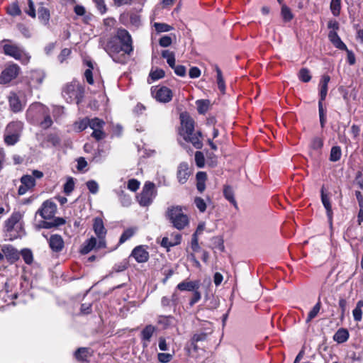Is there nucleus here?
<instances>
[{
    "label": "nucleus",
    "instance_id": "obj_1",
    "mask_svg": "<svg viewBox=\"0 0 363 363\" xmlns=\"http://www.w3.org/2000/svg\"><path fill=\"white\" fill-rule=\"evenodd\" d=\"M104 49L116 62L125 64L127 55H130L133 51L132 38L124 28H118L116 33L111 37Z\"/></svg>",
    "mask_w": 363,
    "mask_h": 363
},
{
    "label": "nucleus",
    "instance_id": "obj_2",
    "mask_svg": "<svg viewBox=\"0 0 363 363\" xmlns=\"http://www.w3.org/2000/svg\"><path fill=\"white\" fill-rule=\"evenodd\" d=\"M180 135L186 142L190 143L196 149H201L203 147V135L200 130H195L194 119L187 113H182L180 115Z\"/></svg>",
    "mask_w": 363,
    "mask_h": 363
},
{
    "label": "nucleus",
    "instance_id": "obj_3",
    "mask_svg": "<svg viewBox=\"0 0 363 363\" xmlns=\"http://www.w3.org/2000/svg\"><path fill=\"white\" fill-rule=\"evenodd\" d=\"M84 95V88L77 81L67 84L62 89V96L68 103L79 104Z\"/></svg>",
    "mask_w": 363,
    "mask_h": 363
},
{
    "label": "nucleus",
    "instance_id": "obj_4",
    "mask_svg": "<svg viewBox=\"0 0 363 363\" xmlns=\"http://www.w3.org/2000/svg\"><path fill=\"white\" fill-rule=\"evenodd\" d=\"M167 216L172 225L177 230H182L189 223L188 216L179 206H172L167 212Z\"/></svg>",
    "mask_w": 363,
    "mask_h": 363
},
{
    "label": "nucleus",
    "instance_id": "obj_5",
    "mask_svg": "<svg viewBox=\"0 0 363 363\" xmlns=\"http://www.w3.org/2000/svg\"><path fill=\"white\" fill-rule=\"evenodd\" d=\"M2 43H6L3 45V50L5 55L11 56L17 60H20L24 64H27L29 62L30 56L18 45L11 43V41L8 39H4L2 40Z\"/></svg>",
    "mask_w": 363,
    "mask_h": 363
},
{
    "label": "nucleus",
    "instance_id": "obj_6",
    "mask_svg": "<svg viewBox=\"0 0 363 363\" xmlns=\"http://www.w3.org/2000/svg\"><path fill=\"white\" fill-rule=\"evenodd\" d=\"M157 195L155 184L151 182H146L143 190L137 196V201L141 206H150Z\"/></svg>",
    "mask_w": 363,
    "mask_h": 363
},
{
    "label": "nucleus",
    "instance_id": "obj_7",
    "mask_svg": "<svg viewBox=\"0 0 363 363\" xmlns=\"http://www.w3.org/2000/svg\"><path fill=\"white\" fill-rule=\"evenodd\" d=\"M23 129V123L19 121L11 122L6 128L4 141L9 145H13L18 141Z\"/></svg>",
    "mask_w": 363,
    "mask_h": 363
},
{
    "label": "nucleus",
    "instance_id": "obj_8",
    "mask_svg": "<svg viewBox=\"0 0 363 363\" xmlns=\"http://www.w3.org/2000/svg\"><path fill=\"white\" fill-rule=\"evenodd\" d=\"M43 177V173L39 170H33L31 175H23L21 178V185L19 186L18 190V194H25L28 190L35 186V179H40Z\"/></svg>",
    "mask_w": 363,
    "mask_h": 363
},
{
    "label": "nucleus",
    "instance_id": "obj_9",
    "mask_svg": "<svg viewBox=\"0 0 363 363\" xmlns=\"http://www.w3.org/2000/svg\"><path fill=\"white\" fill-rule=\"evenodd\" d=\"M48 107L40 102H35L30 105L26 111V117L33 123H38L46 113Z\"/></svg>",
    "mask_w": 363,
    "mask_h": 363
},
{
    "label": "nucleus",
    "instance_id": "obj_10",
    "mask_svg": "<svg viewBox=\"0 0 363 363\" xmlns=\"http://www.w3.org/2000/svg\"><path fill=\"white\" fill-rule=\"evenodd\" d=\"M93 230L99 239L98 248L105 247V238L107 230L105 228L104 222L101 218L97 217L94 219Z\"/></svg>",
    "mask_w": 363,
    "mask_h": 363
},
{
    "label": "nucleus",
    "instance_id": "obj_11",
    "mask_svg": "<svg viewBox=\"0 0 363 363\" xmlns=\"http://www.w3.org/2000/svg\"><path fill=\"white\" fill-rule=\"evenodd\" d=\"M152 94L157 101L162 103L170 101L173 96L171 89L166 86L152 87Z\"/></svg>",
    "mask_w": 363,
    "mask_h": 363
},
{
    "label": "nucleus",
    "instance_id": "obj_12",
    "mask_svg": "<svg viewBox=\"0 0 363 363\" xmlns=\"http://www.w3.org/2000/svg\"><path fill=\"white\" fill-rule=\"evenodd\" d=\"M105 122L99 118L91 119L89 127L93 130L91 136L96 140H102L105 138L106 133L104 131Z\"/></svg>",
    "mask_w": 363,
    "mask_h": 363
},
{
    "label": "nucleus",
    "instance_id": "obj_13",
    "mask_svg": "<svg viewBox=\"0 0 363 363\" xmlns=\"http://www.w3.org/2000/svg\"><path fill=\"white\" fill-rule=\"evenodd\" d=\"M19 70V67L15 64L6 67L0 75V84H6L10 82L18 76Z\"/></svg>",
    "mask_w": 363,
    "mask_h": 363
},
{
    "label": "nucleus",
    "instance_id": "obj_14",
    "mask_svg": "<svg viewBox=\"0 0 363 363\" xmlns=\"http://www.w3.org/2000/svg\"><path fill=\"white\" fill-rule=\"evenodd\" d=\"M56 210L57 206L55 203L50 201H45L43 202L41 208L38 211V213L43 218L49 220L54 217Z\"/></svg>",
    "mask_w": 363,
    "mask_h": 363
},
{
    "label": "nucleus",
    "instance_id": "obj_15",
    "mask_svg": "<svg viewBox=\"0 0 363 363\" xmlns=\"http://www.w3.org/2000/svg\"><path fill=\"white\" fill-rule=\"evenodd\" d=\"M22 216L19 212H14L12 215L5 221V230L6 232L18 231L21 228L20 220Z\"/></svg>",
    "mask_w": 363,
    "mask_h": 363
},
{
    "label": "nucleus",
    "instance_id": "obj_16",
    "mask_svg": "<svg viewBox=\"0 0 363 363\" xmlns=\"http://www.w3.org/2000/svg\"><path fill=\"white\" fill-rule=\"evenodd\" d=\"M49 247L52 252L60 253L65 247V242L61 235L54 234L47 238Z\"/></svg>",
    "mask_w": 363,
    "mask_h": 363
},
{
    "label": "nucleus",
    "instance_id": "obj_17",
    "mask_svg": "<svg viewBox=\"0 0 363 363\" xmlns=\"http://www.w3.org/2000/svg\"><path fill=\"white\" fill-rule=\"evenodd\" d=\"M191 174V171L187 162H183L179 164L177 171V178L180 184H185Z\"/></svg>",
    "mask_w": 363,
    "mask_h": 363
},
{
    "label": "nucleus",
    "instance_id": "obj_18",
    "mask_svg": "<svg viewBox=\"0 0 363 363\" xmlns=\"http://www.w3.org/2000/svg\"><path fill=\"white\" fill-rule=\"evenodd\" d=\"M9 102L11 111L15 113L21 111L26 106L25 101L15 92L10 93Z\"/></svg>",
    "mask_w": 363,
    "mask_h": 363
},
{
    "label": "nucleus",
    "instance_id": "obj_19",
    "mask_svg": "<svg viewBox=\"0 0 363 363\" xmlns=\"http://www.w3.org/2000/svg\"><path fill=\"white\" fill-rule=\"evenodd\" d=\"M181 240L182 235L179 233L172 234L171 238L164 237L160 242V245L168 251L171 247L180 244Z\"/></svg>",
    "mask_w": 363,
    "mask_h": 363
},
{
    "label": "nucleus",
    "instance_id": "obj_20",
    "mask_svg": "<svg viewBox=\"0 0 363 363\" xmlns=\"http://www.w3.org/2000/svg\"><path fill=\"white\" fill-rule=\"evenodd\" d=\"M131 256L139 262H145L149 259V252L143 247V246H138L133 249Z\"/></svg>",
    "mask_w": 363,
    "mask_h": 363
},
{
    "label": "nucleus",
    "instance_id": "obj_21",
    "mask_svg": "<svg viewBox=\"0 0 363 363\" xmlns=\"http://www.w3.org/2000/svg\"><path fill=\"white\" fill-rule=\"evenodd\" d=\"M156 331V328L152 325H146L140 333L141 340L144 347H147L150 339Z\"/></svg>",
    "mask_w": 363,
    "mask_h": 363
},
{
    "label": "nucleus",
    "instance_id": "obj_22",
    "mask_svg": "<svg viewBox=\"0 0 363 363\" xmlns=\"http://www.w3.org/2000/svg\"><path fill=\"white\" fill-rule=\"evenodd\" d=\"M200 287L199 281H183L177 284L176 289L182 291H194Z\"/></svg>",
    "mask_w": 363,
    "mask_h": 363
},
{
    "label": "nucleus",
    "instance_id": "obj_23",
    "mask_svg": "<svg viewBox=\"0 0 363 363\" xmlns=\"http://www.w3.org/2000/svg\"><path fill=\"white\" fill-rule=\"evenodd\" d=\"M208 334L206 333H196L191 339V347L192 350L197 352L200 348L198 345L199 342H202L206 340Z\"/></svg>",
    "mask_w": 363,
    "mask_h": 363
},
{
    "label": "nucleus",
    "instance_id": "obj_24",
    "mask_svg": "<svg viewBox=\"0 0 363 363\" xmlns=\"http://www.w3.org/2000/svg\"><path fill=\"white\" fill-rule=\"evenodd\" d=\"M321 201L326 210L327 216L330 223H332L333 220V210L332 206L330 201V199L327 194L324 193L323 187L321 189Z\"/></svg>",
    "mask_w": 363,
    "mask_h": 363
},
{
    "label": "nucleus",
    "instance_id": "obj_25",
    "mask_svg": "<svg viewBox=\"0 0 363 363\" xmlns=\"http://www.w3.org/2000/svg\"><path fill=\"white\" fill-rule=\"evenodd\" d=\"M328 38L333 45L339 50H347L346 45L342 41L337 32L331 30L328 34Z\"/></svg>",
    "mask_w": 363,
    "mask_h": 363
},
{
    "label": "nucleus",
    "instance_id": "obj_26",
    "mask_svg": "<svg viewBox=\"0 0 363 363\" xmlns=\"http://www.w3.org/2000/svg\"><path fill=\"white\" fill-rule=\"evenodd\" d=\"M330 80L329 75H323L320 81V99L325 100L328 94V85Z\"/></svg>",
    "mask_w": 363,
    "mask_h": 363
},
{
    "label": "nucleus",
    "instance_id": "obj_27",
    "mask_svg": "<svg viewBox=\"0 0 363 363\" xmlns=\"http://www.w3.org/2000/svg\"><path fill=\"white\" fill-rule=\"evenodd\" d=\"M92 355V352L89 348L80 347L74 353L76 359L81 362H86Z\"/></svg>",
    "mask_w": 363,
    "mask_h": 363
},
{
    "label": "nucleus",
    "instance_id": "obj_28",
    "mask_svg": "<svg viewBox=\"0 0 363 363\" xmlns=\"http://www.w3.org/2000/svg\"><path fill=\"white\" fill-rule=\"evenodd\" d=\"M349 332L345 328H340L333 335V340L337 343L345 342L349 338Z\"/></svg>",
    "mask_w": 363,
    "mask_h": 363
},
{
    "label": "nucleus",
    "instance_id": "obj_29",
    "mask_svg": "<svg viewBox=\"0 0 363 363\" xmlns=\"http://www.w3.org/2000/svg\"><path fill=\"white\" fill-rule=\"evenodd\" d=\"M98 247V242L96 238L91 237L90 239L87 240L83 247L81 249V253L86 255L91 251L94 247Z\"/></svg>",
    "mask_w": 363,
    "mask_h": 363
},
{
    "label": "nucleus",
    "instance_id": "obj_30",
    "mask_svg": "<svg viewBox=\"0 0 363 363\" xmlns=\"http://www.w3.org/2000/svg\"><path fill=\"white\" fill-rule=\"evenodd\" d=\"M38 19L43 25H48L49 23L50 13L48 9L40 6L38 11Z\"/></svg>",
    "mask_w": 363,
    "mask_h": 363
},
{
    "label": "nucleus",
    "instance_id": "obj_31",
    "mask_svg": "<svg viewBox=\"0 0 363 363\" xmlns=\"http://www.w3.org/2000/svg\"><path fill=\"white\" fill-rule=\"evenodd\" d=\"M6 11L9 16L13 17L21 16L22 13L21 9L17 2H13L6 6Z\"/></svg>",
    "mask_w": 363,
    "mask_h": 363
},
{
    "label": "nucleus",
    "instance_id": "obj_32",
    "mask_svg": "<svg viewBox=\"0 0 363 363\" xmlns=\"http://www.w3.org/2000/svg\"><path fill=\"white\" fill-rule=\"evenodd\" d=\"M225 198L230 202L235 208L238 207L237 202L234 198V192L231 186H225L223 189Z\"/></svg>",
    "mask_w": 363,
    "mask_h": 363
},
{
    "label": "nucleus",
    "instance_id": "obj_33",
    "mask_svg": "<svg viewBox=\"0 0 363 363\" xmlns=\"http://www.w3.org/2000/svg\"><path fill=\"white\" fill-rule=\"evenodd\" d=\"M174 320V318L172 315H160L157 318V323L164 328H167L172 325Z\"/></svg>",
    "mask_w": 363,
    "mask_h": 363
},
{
    "label": "nucleus",
    "instance_id": "obj_34",
    "mask_svg": "<svg viewBox=\"0 0 363 363\" xmlns=\"http://www.w3.org/2000/svg\"><path fill=\"white\" fill-rule=\"evenodd\" d=\"M215 70L217 74L216 78H217L218 87L222 93H225V84L224 79L223 77L222 72H221L220 69L217 65L215 66Z\"/></svg>",
    "mask_w": 363,
    "mask_h": 363
},
{
    "label": "nucleus",
    "instance_id": "obj_35",
    "mask_svg": "<svg viewBox=\"0 0 363 363\" xmlns=\"http://www.w3.org/2000/svg\"><path fill=\"white\" fill-rule=\"evenodd\" d=\"M363 307V300H359L357 301L355 308L352 311L354 320L355 321H360L362 318V308Z\"/></svg>",
    "mask_w": 363,
    "mask_h": 363
},
{
    "label": "nucleus",
    "instance_id": "obj_36",
    "mask_svg": "<svg viewBox=\"0 0 363 363\" xmlns=\"http://www.w3.org/2000/svg\"><path fill=\"white\" fill-rule=\"evenodd\" d=\"M162 57L167 60V62L170 67H174L175 56L173 52L169 50H163L162 52Z\"/></svg>",
    "mask_w": 363,
    "mask_h": 363
},
{
    "label": "nucleus",
    "instance_id": "obj_37",
    "mask_svg": "<svg viewBox=\"0 0 363 363\" xmlns=\"http://www.w3.org/2000/svg\"><path fill=\"white\" fill-rule=\"evenodd\" d=\"M43 120L40 121L38 123L40 127L43 129L50 128L52 124V121L50 116L49 109H47L46 113L43 116Z\"/></svg>",
    "mask_w": 363,
    "mask_h": 363
},
{
    "label": "nucleus",
    "instance_id": "obj_38",
    "mask_svg": "<svg viewBox=\"0 0 363 363\" xmlns=\"http://www.w3.org/2000/svg\"><path fill=\"white\" fill-rule=\"evenodd\" d=\"M342 155L341 149L339 146H333L330 150V160L337 162L340 160Z\"/></svg>",
    "mask_w": 363,
    "mask_h": 363
},
{
    "label": "nucleus",
    "instance_id": "obj_39",
    "mask_svg": "<svg viewBox=\"0 0 363 363\" xmlns=\"http://www.w3.org/2000/svg\"><path fill=\"white\" fill-rule=\"evenodd\" d=\"M86 65L88 66L89 68L85 70L84 77L86 78V82L89 84H93L94 79H93V76H92V69L94 67H93L92 62L91 61H87Z\"/></svg>",
    "mask_w": 363,
    "mask_h": 363
},
{
    "label": "nucleus",
    "instance_id": "obj_40",
    "mask_svg": "<svg viewBox=\"0 0 363 363\" xmlns=\"http://www.w3.org/2000/svg\"><path fill=\"white\" fill-rule=\"evenodd\" d=\"M324 100L320 99L318 101V112L320 117V123L322 128L324 127L326 122L325 110L323 108V101Z\"/></svg>",
    "mask_w": 363,
    "mask_h": 363
},
{
    "label": "nucleus",
    "instance_id": "obj_41",
    "mask_svg": "<svg viewBox=\"0 0 363 363\" xmlns=\"http://www.w3.org/2000/svg\"><path fill=\"white\" fill-rule=\"evenodd\" d=\"M341 0H331L330 10L335 16H338L340 13Z\"/></svg>",
    "mask_w": 363,
    "mask_h": 363
},
{
    "label": "nucleus",
    "instance_id": "obj_42",
    "mask_svg": "<svg viewBox=\"0 0 363 363\" xmlns=\"http://www.w3.org/2000/svg\"><path fill=\"white\" fill-rule=\"evenodd\" d=\"M321 307L320 301H318V303L313 306L312 310L309 312L308 317L306 318V323H309L314 318L316 317L318 313L320 311Z\"/></svg>",
    "mask_w": 363,
    "mask_h": 363
},
{
    "label": "nucleus",
    "instance_id": "obj_43",
    "mask_svg": "<svg viewBox=\"0 0 363 363\" xmlns=\"http://www.w3.org/2000/svg\"><path fill=\"white\" fill-rule=\"evenodd\" d=\"M91 119L84 118L74 123V128L78 131H82L90 125Z\"/></svg>",
    "mask_w": 363,
    "mask_h": 363
},
{
    "label": "nucleus",
    "instance_id": "obj_44",
    "mask_svg": "<svg viewBox=\"0 0 363 363\" xmlns=\"http://www.w3.org/2000/svg\"><path fill=\"white\" fill-rule=\"evenodd\" d=\"M298 78L303 82H308L311 79L310 71L307 68H302L298 73Z\"/></svg>",
    "mask_w": 363,
    "mask_h": 363
},
{
    "label": "nucleus",
    "instance_id": "obj_45",
    "mask_svg": "<svg viewBox=\"0 0 363 363\" xmlns=\"http://www.w3.org/2000/svg\"><path fill=\"white\" fill-rule=\"evenodd\" d=\"M154 27L158 33L168 32L173 29L171 26L164 23H155Z\"/></svg>",
    "mask_w": 363,
    "mask_h": 363
},
{
    "label": "nucleus",
    "instance_id": "obj_46",
    "mask_svg": "<svg viewBox=\"0 0 363 363\" xmlns=\"http://www.w3.org/2000/svg\"><path fill=\"white\" fill-rule=\"evenodd\" d=\"M281 13L284 21H290L294 18L291 9L285 5L282 6Z\"/></svg>",
    "mask_w": 363,
    "mask_h": 363
},
{
    "label": "nucleus",
    "instance_id": "obj_47",
    "mask_svg": "<svg viewBox=\"0 0 363 363\" xmlns=\"http://www.w3.org/2000/svg\"><path fill=\"white\" fill-rule=\"evenodd\" d=\"M135 230L133 228H128L121 235L120 240H119V245L125 242L127 240L130 238L135 233Z\"/></svg>",
    "mask_w": 363,
    "mask_h": 363
},
{
    "label": "nucleus",
    "instance_id": "obj_48",
    "mask_svg": "<svg viewBox=\"0 0 363 363\" xmlns=\"http://www.w3.org/2000/svg\"><path fill=\"white\" fill-rule=\"evenodd\" d=\"M149 77L152 81L158 80L164 77V72L162 69H156L155 70H151Z\"/></svg>",
    "mask_w": 363,
    "mask_h": 363
},
{
    "label": "nucleus",
    "instance_id": "obj_49",
    "mask_svg": "<svg viewBox=\"0 0 363 363\" xmlns=\"http://www.w3.org/2000/svg\"><path fill=\"white\" fill-rule=\"evenodd\" d=\"M195 162L198 167L202 168L205 165V157L203 152L196 151L195 152Z\"/></svg>",
    "mask_w": 363,
    "mask_h": 363
},
{
    "label": "nucleus",
    "instance_id": "obj_50",
    "mask_svg": "<svg viewBox=\"0 0 363 363\" xmlns=\"http://www.w3.org/2000/svg\"><path fill=\"white\" fill-rule=\"evenodd\" d=\"M323 145V141L321 138L316 137L314 138L311 143V147L316 151H319L321 150Z\"/></svg>",
    "mask_w": 363,
    "mask_h": 363
},
{
    "label": "nucleus",
    "instance_id": "obj_51",
    "mask_svg": "<svg viewBox=\"0 0 363 363\" xmlns=\"http://www.w3.org/2000/svg\"><path fill=\"white\" fill-rule=\"evenodd\" d=\"M21 255H22V257H23L24 262L26 264H30L32 263L33 257L32 252L30 250H28V249L23 250L21 251Z\"/></svg>",
    "mask_w": 363,
    "mask_h": 363
},
{
    "label": "nucleus",
    "instance_id": "obj_52",
    "mask_svg": "<svg viewBox=\"0 0 363 363\" xmlns=\"http://www.w3.org/2000/svg\"><path fill=\"white\" fill-rule=\"evenodd\" d=\"M194 203L200 212L203 213L206 211V203L202 198L196 197L194 199Z\"/></svg>",
    "mask_w": 363,
    "mask_h": 363
},
{
    "label": "nucleus",
    "instance_id": "obj_53",
    "mask_svg": "<svg viewBox=\"0 0 363 363\" xmlns=\"http://www.w3.org/2000/svg\"><path fill=\"white\" fill-rule=\"evenodd\" d=\"M197 110L199 113H204L207 111L208 107V102L203 100H198L196 101Z\"/></svg>",
    "mask_w": 363,
    "mask_h": 363
},
{
    "label": "nucleus",
    "instance_id": "obj_54",
    "mask_svg": "<svg viewBox=\"0 0 363 363\" xmlns=\"http://www.w3.org/2000/svg\"><path fill=\"white\" fill-rule=\"evenodd\" d=\"M74 188V182L72 178H69L64 185V192L69 195Z\"/></svg>",
    "mask_w": 363,
    "mask_h": 363
},
{
    "label": "nucleus",
    "instance_id": "obj_55",
    "mask_svg": "<svg viewBox=\"0 0 363 363\" xmlns=\"http://www.w3.org/2000/svg\"><path fill=\"white\" fill-rule=\"evenodd\" d=\"M119 199H120L121 204L123 206H126V207L129 206L131 203L130 196L129 195L124 194V192L123 191L119 194Z\"/></svg>",
    "mask_w": 363,
    "mask_h": 363
},
{
    "label": "nucleus",
    "instance_id": "obj_56",
    "mask_svg": "<svg viewBox=\"0 0 363 363\" xmlns=\"http://www.w3.org/2000/svg\"><path fill=\"white\" fill-rule=\"evenodd\" d=\"M28 9L25 10V12L32 18H35L36 12L35 9L34 3L32 0H28Z\"/></svg>",
    "mask_w": 363,
    "mask_h": 363
},
{
    "label": "nucleus",
    "instance_id": "obj_57",
    "mask_svg": "<svg viewBox=\"0 0 363 363\" xmlns=\"http://www.w3.org/2000/svg\"><path fill=\"white\" fill-rule=\"evenodd\" d=\"M94 1L98 11L101 14H104L107 11L106 5L105 4L104 0H94Z\"/></svg>",
    "mask_w": 363,
    "mask_h": 363
},
{
    "label": "nucleus",
    "instance_id": "obj_58",
    "mask_svg": "<svg viewBox=\"0 0 363 363\" xmlns=\"http://www.w3.org/2000/svg\"><path fill=\"white\" fill-rule=\"evenodd\" d=\"M140 182L135 179H131L128 182V189L132 191H136L140 187Z\"/></svg>",
    "mask_w": 363,
    "mask_h": 363
},
{
    "label": "nucleus",
    "instance_id": "obj_59",
    "mask_svg": "<svg viewBox=\"0 0 363 363\" xmlns=\"http://www.w3.org/2000/svg\"><path fill=\"white\" fill-rule=\"evenodd\" d=\"M86 186L91 194H95L99 191V185L97 182L94 180L88 181L86 182Z\"/></svg>",
    "mask_w": 363,
    "mask_h": 363
},
{
    "label": "nucleus",
    "instance_id": "obj_60",
    "mask_svg": "<svg viewBox=\"0 0 363 363\" xmlns=\"http://www.w3.org/2000/svg\"><path fill=\"white\" fill-rule=\"evenodd\" d=\"M157 357L159 362L162 363H167L172 360L173 355L169 353H159L157 354Z\"/></svg>",
    "mask_w": 363,
    "mask_h": 363
},
{
    "label": "nucleus",
    "instance_id": "obj_61",
    "mask_svg": "<svg viewBox=\"0 0 363 363\" xmlns=\"http://www.w3.org/2000/svg\"><path fill=\"white\" fill-rule=\"evenodd\" d=\"M17 28L18 30L26 37V38H30L31 36L29 28L23 23H18L17 24Z\"/></svg>",
    "mask_w": 363,
    "mask_h": 363
},
{
    "label": "nucleus",
    "instance_id": "obj_62",
    "mask_svg": "<svg viewBox=\"0 0 363 363\" xmlns=\"http://www.w3.org/2000/svg\"><path fill=\"white\" fill-rule=\"evenodd\" d=\"M172 43V38L169 35L162 36L159 41V44L160 46L163 48H167Z\"/></svg>",
    "mask_w": 363,
    "mask_h": 363
},
{
    "label": "nucleus",
    "instance_id": "obj_63",
    "mask_svg": "<svg viewBox=\"0 0 363 363\" xmlns=\"http://www.w3.org/2000/svg\"><path fill=\"white\" fill-rule=\"evenodd\" d=\"M172 68L174 69V72L177 75L180 77H184L186 75V69L184 66L174 65V67Z\"/></svg>",
    "mask_w": 363,
    "mask_h": 363
},
{
    "label": "nucleus",
    "instance_id": "obj_64",
    "mask_svg": "<svg viewBox=\"0 0 363 363\" xmlns=\"http://www.w3.org/2000/svg\"><path fill=\"white\" fill-rule=\"evenodd\" d=\"M71 54V50L69 48H64L62 50L60 54L58 56L59 61L62 63L68 56Z\"/></svg>",
    "mask_w": 363,
    "mask_h": 363
}]
</instances>
